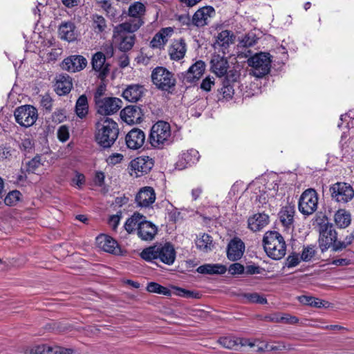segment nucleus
<instances>
[{"mask_svg": "<svg viewBox=\"0 0 354 354\" xmlns=\"http://www.w3.org/2000/svg\"><path fill=\"white\" fill-rule=\"evenodd\" d=\"M119 128L116 122L109 117H100L95 123V138L104 148L111 147L117 140Z\"/></svg>", "mask_w": 354, "mask_h": 354, "instance_id": "1", "label": "nucleus"}, {"mask_svg": "<svg viewBox=\"0 0 354 354\" xmlns=\"http://www.w3.org/2000/svg\"><path fill=\"white\" fill-rule=\"evenodd\" d=\"M139 29L138 24H128L122 23L114 27L113 43L122 52L130 50L135 44V35L133 33Z\"/></svg>", "mask_w": 354, "mask_h": 354, "instance_id": "2", "label": "nucleus"}, {"mask_svg": "<svg viewBox=\"0 0 354 354\" xmlns=\"http://www.w3.org/2000/svg\"><path fill=\"white\" fill-rule=\"evenodd\" d=\"M140 257L147 261L159 259L167 265H171L176 259V251L169 243H159L144 249Z\"/></svg>", "mask_w": 354, "mask_h": 354, "instance_id": "3", "label": "nucleus"}, {"mask_svg": "<svg viewBox=\"0 0 354 354\" xmlns=\"http://www.w3.org/2000/svg\"><path fill=\"white\" fill-rule=\"evenodd\" d=\"M149 142L156 149H163L174 141V136L169 123L159 120L151 128Z\"/></svg>", "mask_w": 354, "mask_h": 354, "instance_id": "4", "label": "nucleus"}, {"mask_svg": "<svg viewBox=\"0 0 354 354\" xmlns=\"http://www.w3.org/2000/svg\"><path fill=\"white\" fill-rule=\"evenodd\" d=\"M264 250L270 258L279 260L282 259L286 251L283 237L276 231L267 232L263 236Z\"/></svg>", "mask_w": 354, "mask_h": 354, "instance_id": "5", "label": "nucleus"}, {"mask_svg": "<svg viewBox=\"0 0 354 354\" xmlns=\"http://www.w3.org/2000/svg\"><path fill=\"white\" fill-rule=\"evenodd\" d=\"M271 62V56L268 53H256L248 59L252 73L257 77H262L270 72Z\"/></svg>", "mask_w": 354, "mask_h": 354, "instance_id": "6", "label": "nucleus"}, {"mask_svg": "<svg viewBox=\"0 0 354 354\" xmlns=\"http://www.w3.org/2000/svg\"><path fill=\"white\" fill-rule=\"evenodd\" d=\"M151 80L157 88L162 91H169L176 84L174 74L164 67L155 68L151 73Z\"/></svg>", "mask_w": 354, "mask_h": 354, "instance_id": "7", "label": "nucleus"}, {"mask_svg": "<svg viewBox=\"0 0 354 354\" xmlns=\"http://www.w3.org/2000/svg\"><path fill=\"white\" fill-rule=\"evenodd\" d=\"M15 121L21 127H32L38 118L37 110L32 105H23L17 107L14 112Z\"/></svg>", "mask_w": 354, "mask_h": 354, "instance_id": "8", "label": "nucleus"}, {"mask_svg": "<svg viewBox=\"0 0 354 354\" xmlns=\"http://www.w3.org/2000/svg\"><path fill=\"white\" fill-rule=\"evenodd\" d=\"M318 205V196L313 189L304 191L299 201V210L304 215H310L314 213Z\"/></svg>", "mask_w": 354, "mask_h": 354, "instance_id": "9", "label": "nucleus"}, {"mask_svg": "<svg viewBox=\"0 0 354 354\" xmlns=\"http://www.w3.org/2000/svg\"><path fill=\"white\" fill-rule=\"evenodd\" d=\"M153 167L152 158L149 156H139L130 162L129 173L133 178H139L149 173Z\"/></svg>", "mask_w": 354, "mask_h": 354, "instance_id": "10", "label": "nucleus"}, {"mask_svg": "<svg viewBox=\"0 0 354 354\" xmlns=\"http://www.w3.org/2000/svg\"><path fill=\"white\" fill-rule=\"evenodd\" d=\"M332 198L339 203H346L354 196L353 187L346 183H336L330 189Z\"/></svg>", "mask_w": 354, "mask_h": 354, "instance_id": "11", "label": "nucleus"}, {"mask_svg": "<svg viewBox=\"0 0 354 354\" xmlns=\"http://www.w3.org/2000/svg\"><path fill=\"white\" fill-rule=\"evenodd\" d=\"M122 100L118 97H106L103 100H98L95 106L101 117H106L116 113L122 107Z\"/></svg>", "mask_w": 354, "mask_h": 354, "instance_id": "12", "label": "nucleus"}, {"mask_svg": "<svg viewBox=\"0 0 354 354\" xmlns=\"http://www.w3.org/2000/svg\"><path fill=\"white\" fill-rule=\"evenodd\" d=\"M337 239V232L331 224H324L320 226L319 245L322 252L326 251Z\"/></svg>", "mask_w": 354, "mask_h": 354, "instance_id": "13", "label": "nucleus"}, {"mask_svg": "<svg viewBox=\"0 0 354 354\" xmlns=\"http://www.w3.org/2000/svg\"><path fill=\"white\" fill-rule=\"evenodd\" d=\"M156 195L153 187L149 186L140 189L136 196V203L138 207H149L156 201Z\"/></svg>", "mask_w": 354, "mask_h": 354, "instance_id": "14", "label": "nucleus"}, {"mask_svg": "<svg viewBox=\"0 0 354 354\" xmlns=\"http://www.w3.org/2000/svg\"><path fill=\"white\" fill-rule=\"evenodd\" d=\"M146 7L144 3L136 1L132 3L128 10L131 19L124 22L130 25L138 24L139 28L144 24L143 17L145 14Z\"/></svg>", "mask_w": 354, "mask_h": 354, "instance_id": "15", "label": "nucleus"}, {"mask_svg": "<svg viewBox=\"0 0 354 354\" xmlns=\"http://www.w3.org/2000/svg\"><path fill=\"white\" fill-rule=\"evenodd\" d=\"M120 115L122 121L132 125L140 123L143 114L140 108L136 106H127L120 111Z\"/></svg>", "mask_w": 354, "mask_h": 354, "instance_id": "16", "label": "nucleus"}, {"mask_svg": "<svg viewBox=\"0 0 354 354\" xmlns=\"http://www.w3.org/2000/svg\"><path fill=\"white\" fill-rule=\"evenodd\" d=\"M125 142L129 149H138L145 142V133L141 129L134 128L126 135Z\"/></svg>", "mask_w": 354, "mask_h": 354, "instance_id": "17", "label": "nucleus"}, {"mask_svg": "<svg viewBox=\"0 0 354 354\" xmlns=\"http://www.w3.org/2000/svg\"><path fill=\"white\" fill-rule=\"evenodd\" d=\"M244 251V243L239 238L235 237L227 245V257L229 260L235 261L242 257Z\"/></svg>", "mask_w": 354, "mask_h": 354, "instance_id": "18", "label": "nucleus"}, {"mask_svg": "<svg viewBox=\"0 0 354 354\" xmlns=\"http://www.w3.org/2000/svg\"><path fill=\"white\" fill-rule=\"evenodd\" d=\"M174 32V30L171 27L161 28L152 38L150 46L153 48H163Z\"/></svg>", "mask_w": 354, "mask_h": 354, "instance_id": "19", "label": "nucleus"}, {"mask_svg": "<svg viewBox=\"0 0 354 354\" xmlns=\"http://www.w3.org/2000/svg\"><path fill=\"white\" fill-rule=\"evenodd\" d=\"M59 37L64 41L72 42L77 39L78 32L75 24L72 21L62 22L58 28Z\"/></svg>", "mask_w": 354, "mask_h": 354, "instance_id": "20", "label": "nucleus"}, {"mask_svg": "<svg viewBox=\"0 0 354 354\" xmlns=\"http://www.w3.org/2000/svg\"><path fill=\"white\" fill-rule=\"evenodd\" d=\"M86 59L81 55H73L64 59L62 68L69 72L75 73L86 67Z\"/></svg>", "mask_w": 354, "mask_h": 354, "instance_id": "21", "label": "nucleus"}, {"mask_svg": "<svg viewBox=\"0 0 354 354\" xmlns=\"http://www.w3.org/2000/svg\"><path fill=\"white\" fill-rule=\"evenodd\" d=\"M200 156L198 151L196 149H192L183 152L178 161L176 163V167L180 170L184 169L196 163L199 160Z\"/></svg>", "mask_w": 354, "mask_h": 354, "instance_id": "22", "label": "nucleus"}, {"mask_svg": "<svg viewBox=\"0 0 354 354\" xmlns=\"http://www.w3.org/2000/svg\"><path fill=\"white\" fill-rule=\"evenodd\" d=\"M215 14V10L212 6H205L198 9L192 17V23L198 27L207 25L209 19Z\"/></svg>", "mask_w": 354, "mask_h": 354, "instance_id": "23", "label": "nucleus"}, {"mask_svg": "<svg viewBox=\"0 0 354 354\" xmlns=\"http://www.w3.org/2000/svg\"><path fill=\"white\" fill-rule=\"evenodd\" d=\"M187 46L183 39H174L170 45L168 53L170 59L174 61L182 59L186 53Z\"/></svg>", "mask_w": 354, "mask_h": 354, "instance_id": "24", "label": "nucleus"}, {"mask_svg": "<svg viewBox=\"0 0 354 354\" xmlns=\"http://www.w3.org/2000/svg\"><path fill=\"white\" fill-rule=\"evenodd\" d=\"M96 243L99 248L104 252L117 254L119 252V247L117 241L112 237L100 234L96 238Z\"/></svg>", "mask_w": 354, "mask_h": 354, "instance_id": "25", "label": "nucleus"}, {"mask_svg": "<svg viewBox=\"0 0 354 354\" xmlns=\"http://www.w3.org/2000/svg\"><path fill=\"white\" fill-rule=\"evenodd\" d=\"M234 35L230 30H223L216 36V41L214 44V48H220L223 53L234 43Z\"/></svg>", "mask_w": 354, "mask_h": 354, "instance_id": "26", "label": "nucleus"}, {"mask_svg": "<svg viewBox=\"0 0 354 354\" xmlns=\"http://www.w3.org/2000/svg\"><path fill=\"white\" fill-rule=\"evenodd\" d=\"M211 69L218 77L227 75L228 62L227 59L220 55H214L211 59Z\"/></svg>", "mask_w": 354, "mask_h": 354, "instance_id": "27", "label": "nucleus"}, {"mask_svg": "<svg viewBox=\"0 0 354 354\" xmlns=\"http://www.w3.org/2000/svg\"><path fill=\"white\" fill-rule=\"evenodd\" d=\"M92 66L93 70L99 73V77L104 78L109 73V64L106 63V57L102 52H97L93 56Z\"/></svg>", "mask_w": 354, "mask_h": 354, "instance_id": "28", "label": "nucleus"}, {"mask_svg": "<svg viewBox=\"0 0 354 354\" xmlns=\"http://www.w3.org/2000/svg\"><path fill=\"white\" fill-rule=\"evenodd\" d=\"M145 88L140 84H130L122 91V97L131 102L139 101L144 95Z\"/></svg>", "mask_w": 354, "mask_h": 354, "instance_id": "29", "label": "nucleus"}, {"mask_svg": "<svg viewBox=\"0 0 354 354\" xmlns=\"http://www.w3.org/2000/svg\"><path fill=\"white\" fill-rule=\"evenodd\" d=\"M268 223L269 216L264 213L255 214L248 220V227L253 232L261 230Z\"/></svg>", "mask_w": 354, "mask_h": 354, "instance_id": "30", "label": "nucleus"}, {"mask_svg": "<svg viewBox=\"0 0 354 354\" xmlns=\"http://www.w3.org/2000/svg\"><path fill=\"white\" fill-rule=\"evenodd\" d=\"M205 64L203 61H197L192 64L186 72L185 79L187 82H194L199 80L203 75Z\"/></svg>", "mask_w": 354, "mask_h": 354, "instance_id": "31", "label": "nucleus"}, {"mask_svg": "<svg viewBox=\"0 0 354 354\" xmlns=\"http://www.w3.org/2000/svg\"><path fill=\"white\" fill-rule=\"evenodd\" d=\"M73 87L71 78L68 75H59L56 77L55 90L59 95L68 93Z\"/></svg>", "mask_w": 354, "mask_h": 354, "instance_id": "32", "label": "nucleus"}, {"mask_svg": "<svg viewBox=\"0 0 354 354\" xmlns=\"http://www.w3.org/2000/svg\"><path fill=\"white\" fill-rule=\"evenodd\" d=\"M157 234V227L152 223L143 221L139 226L138 234L144 241H151Z\"/></svg>", "mask_w": 354, "mask_h": 354, "instance_id": "33", "label": "nucleus"}, {"mask_svg": "<svg viewBox=\"0 0 354 354\" xmlns=\"http://www.w3.org/2000/svg\"><path fill=\"white\" fill-rule=\"evenodd\" d=\"M239 77V74L236 71H230L226 76V80L223 82V86L220 90V93L223 97L227 100L232 99L234 95L233 86L229 82H235Z\"/></svg>", "mask_w": 354, "mask_h": 354, "instance_id": "34", "label": "nucleus"}, {"mask_svg": "<svg viewBox=\"0 0 354 354\" xmlns=\"http://www.w3.org/2000/svg\"><path fill=\"white\" fill-rule=\"evenodd\" d=\"M295 208L292 206H285L279 212V218L283 225L287 229L293 227Z\"/></svg>", "mask_w": 354, "mask_h": 354, "instance_id": "35", "label": "nucleus"}, {"mask_svg": "<svg viewBox=\"0 0 354 354\" xmlns=\"http://www.w3.org/2000/svg\"><path fill=\"white\" fill-rule=\"evenodd\" d=\"M334 222L337 227L346 228L351 223V214L345 209H338L334 214Z\"/></svg>", "mask_w": 354, "mask_h": 354, "instance_id": "36", "label": "nucleus"}, {"mask_svg": "<svg viewBox=\"0 0 354 354\" xmlns=\"http://www.w3.org/2000/svg\"><path fill=\"white\" fill-rule=\"evenodd\" d=\"M227 270V268L222 264H205L197 268V272L201 274H223Z\"/></svg>", "mask_w": 354, "mask_h": 354, "instance_id": "37", "label": "nucleus"}, {"mask_svg": "<svg viewBox=\"0 0 354 354\" xmlns=\"http://www.w3.org/2000/svg\"><path fill=\"white\" fill-rule=\"evenodd\" d=\"M262 346H259L258 351H269L274 352H279L283 350H292L293 347L289 344H286L283 342H274L269 344L261 342Z\"/></svg>", "mask_w": 354, "mask_h": 354, "instance_id": "38", "label": "nucleus"}, {"mask_svg": "<svg viewBox=\"0 0 354 354\" xmlns=\"http://www.w3.org/2000/svg\"><path fill=\"white\" fill-rule=\"evenodd\" d=\"M46 158L42 156H36L26 163V171L28 173L39 174L42 171V167Z\"/></svg>", "mask_w": 354, "mask_h": 354, "instance_id": "39", "label": "nucleus"}, {"mask_svg": "<svg viewBox=\"0 0 354 354\" xmlns=\"http://www.w3.org/2000/svg\"><path fill=\"white\" fill-rule=\"evenodd\" d=\"M196 245L198 250L203 252H208L212 250L213 243L212 237L207 234H203L196 240Z\"/></svg>", "mask_w": 354, "mask_h": 354, "instance_id": "40", "label": "nucleus"}, {"mask_svg": "<svg viewBox=\"0 0 354 354\" xmlns=\"http://www.w3.org/2000/svg\"><path fill=\"white\" fill-rule=\"evenodd\" d=\"M277 190L278 185L275 183L274 185L273 186L272 189H269L268 193H267V192H266L264 189L259 190V194H257V193H256V201H258L259 203L258 205V207H260L261 206H263V205H266L269 201V198L270 197H274Z\"/></svg>", "mask_w": 354, "mask_h": 354, "instance_id": "41", "label": "nucleus"}, {"mask_svg": "<svg viewBox=\"0 0 354 354\" xmlns=\"http://www.w3.org/2000/svg\"><path fill=\"white\" fill-rule=\"evenodd\" d=\"M143 221V216L141 214L134 213L131 218L127 220L124 224V228L129 233H131L135 230L136 228L138 229Z\"/></svg>", "mask_w": 354, "mask_h": 354, "instance_id": "42", "label": "nucleus"}, {"mask_svg": "<svg viewBox=\"0 0 354 354\" xmlns=\"http://www.w3.org/2000/svg\"><path fill=\"white\" fill-rule=\"evenodd\" d=\"M88 104L87 97L85 95H82L77 100L75 105V112L80 118H84L88 113Z\"/></svg>", "mask_w": 354, "mask_h": 354, "instance_id": "43", "label": "nucleus"}, {"mask_svg": "<svg viewBox=\"0 0 354 354\" xmlns=\"http://www.w3.org/2000/svg\"><path fill=\"white\" fill-rule=\"evenodd\" d=\"M92 29L93 31L100 34L105 31L106 28V22L105 19L99 15H93L91 17Z\"/></svg>", "mask_w": 354, "mask_h": 354, "instance_id": "44", "label": "nucleus"}, {"mask_svg": "<svg viewBox=\"0 0 354 354\" xmlns=\"http://www.w3.org/2000/svg\"><path fill=\"white\" fill-rule=\"evenodd\" d=\"M147 290L149 292L157 293L163 295H170V290L156 282H150L147 286Z\"/></svg>", "mask_w": 354, "mask_h": 354, "instance_id": "45", "label": "nucleus"}, {"mask_svg": "<svg viewBox=\"0 0 354 354\" xmlns=\"http://www.w3.org/2000/svg\"><path fill=\"white\" fill-rule=\"evenodd\" d=\"M243 297L245 299V302L247 303L267 304L266 298L257 292L245 293Z\"/></svg>", "mask_w": 354, "mask_h": 354, "instance_id": "46", "label": "nucleus"}, {"mask_svg": "<svg viewBox=\"0 0 354 354\" xmlns=\"http://www.w3.org/2000/svg\"><path fill=\"white\" fill-rule=\"evenodd\" d=\"M218 343L224 348L233 349L239 345V339L234 337H223L218 339Z\"/></svg>", "mask_w": 354, "mask_h": 354, "instance_id": "47", "label": "nucleus"}, {"mask_svg": "<svg viewBox=\"0 0 354 354\" xmlns=\"http://www.w3.org/2000/svg\"><path fill=\"white\" fill-rule=\"evenodd\" d=\"M354 240V236L351 234L346 236L344 241H335L333 245V250L335 252L342 250L350 245Z\"/></svg>", "mask_w": 354, "mask_h": 354, "instance_id": "48", "label": "nucleus"}, {"mask_svg": "<svg viewBox=\"0 0 354 354\" xmlns=\"http://www.w3.org/2000/svg\"><path fill=\"white\" fill-rule=\"evenodd\" d=\"M21 194L19 191L13 190L10 192L4 199L6 205L9 206L15 205L21 198Z\"/></svg>", "mask_w": 354, "mask_h": 354, "instance_id": "49", "label": "nucleus"}, {"mask_svg": "<svg viewBox=\"0 0 354 354\" xmlns=\"http://www.w3.org/2000/svg\"><path fill=\"white\" fill-rule=\"evenodd\" d=\"M273 321L278 323H283V324H294L299 322L297 317L295 316H292L289 314H283L279 316H277L274 319H272Z\"/></svg>", "mask_w": 354, "mask_h": 354, "instance_id": "50", "label": "nucleus"}, {"mask_svg": "<svg viewBox=\"0 0 354 354\" xmlns=\"http://www.w3.org/2000/svg\"><path fill=\"white\" fill-rule=\"evenodd\" d=\"M57 135L59 141L62 142H66L70 136L68 127L66 125L60 126L57 129Z\"/></svg>", "mask_w": 354, "mask_h": 354, "instance_id": "51", "label": "nucleus"}, {"mask_svg": "<svg viewBox=\"0 0 354 354\" xmlns=\"http://www.w3.org/2000/svg\"><path fill=\"white\" fill-rule=\"evenodd\" d=\"M174 290L175 291L174 294L176 295H178V296H180L182 297H185V298H196V297H197L198 294L194 293V292H192V291L186 290V289H183V288H178V287H174Z\"/></svg>", "mask_w": 354, "mask_h": 354, "instance_id": "52", "label": "nucleus"}, {"mask_svg": "<svg viewBox=\"0 0 354 354\" xmlns=\"http://www.w3.org/2000/svg\"><path fill=\"white\" fill-rule=\"evenodd\" d=\"M51 346L45 344L38 345L30 350V354H50Z\"/></svg>", "mask_w": 354, "mask_h": 354, "instance_id": "53", "label": "nucleus"}, {"mask_svg": "<svg viewBox=\"0 0 354 354\" xmlns=\"http://www.w3.org/2000/svg\"><path fill=\"white\" fill-rule=\"evenodd\" d=\"M315 254L313 247L308 246L304 248L301 254V259L304 261H310Z\"/></svg>", "mask_w": 354, "mask_h": 354, "instance_id": "54", "label": "nucleus"}, {"mask_svg": "<svg viewBox=\"0 0 354 354\" xmlns=\"http://www.w3.org/2000/svg\"><path fill=\"white\" fill-rule=\"evenodd\" d=\"M85 183V176L80 173L76 172L75 176L72 179L71 185L80 189Z\"/></svg>", "mask_w": 354, "mask_h": 354, "instance_id": "55", "label": "nucleus"}, {"mask_svg": "<svg viewBox=\"0 0 354 354\" xmlns=\"http://www.w3.org/2000/svg\"><path fill=\"white\" fill-rule=\"evenodd\" d=\"M123 155L119 153H115L110 155L107 159L106 162L109 165H115L119 164L123 160Z\"/></svg>", "mask_w": 354, "mask_h": 354, "instance_id": "56", "label": "nucleus"}, {"mask_svg": "<svg viewBox=\"0 0 354 354\" xmlns=\"http://www.w3.org/2000/svg\"><path fill=\"white\" fill-rule=\"evenodd\" d=\"M245 189L243 182L236 181L232 186L231 189L229 192L230 195L236 196L241 194Z\"/></svg>", "mask_w": 354, "mask_h": 354, "instance_id": "57", "label": "nucleus"}, {"mask_svg": "<svg viewBox=\"0 0 354 354\" xmlns=\"http://www.w3.org/2000/svg\"><path fill=\"white\" fill-rule=\"evenodd\" d=\"M73 350L71 348H64L61 346L51 347L50 354H73Z\"/></svg>", "mask_w": 354, "mask_h": 354, "instance_id": "58", "label": "nucleus"}, {"mask_svg": "<svg viewBox=\"0 0 354 354\" xmlns=\"http://www.w3.org/2000/svg\"><path fill=\"white\" fill-rule=\"evenodd\" d=\"M228 270L232 274H240L244 272V267L240 263H235L229 267Z\"/></svg>", "mask_w": 354, "mask_h": 354, "instance_id": "59", "label": "nucleus"}, {"mask_svg": "<svg viewBox=\"0 0 354 354\" xmlns=\"http://www.w3.org/2000/svg\"><path fill=\"white\" fill-rule=\"evenodd\" d=\"M214 84V78L210 77H207L201 82V88L205 91H209L211 90L212 86Z\"/></svg>", "mask_w": 354, "mask_h": 354, "instance_id": "60", "label": "nucleus"}, {"mask_svg": "<svg viewBox=\"0 0 354 354\" xmlns=\"http://www.w3.org/2000/svg\"><path fill=\"white\" fill-rule=\"evenodd\" d=\"M121 218V213L112 215L109 219V224L113 230H115L120 223Z\"/></svg>", "mask_w": 354, "mask_h": 354, "instance_id": "61", "label": "nucleus"}, {"mask_svg": "<svg viewBox=\"0 0 354 354\" xmlns=\"http://www.w3.org/2000/svg\"><path fill=\"white\" fill-rule=\"evenodd\" d=\"M97 3L108 13L114 15L113 13V8L111 6V3L108 0H96Z\"/></svg>", "mask_w": 354, "mask_h": 354, "instance_id": "62", "label": "nucleus"}, {"mask_svg": "<svg viewBox=\"0 0 354 354\" xmlns=\"http://www.w3.org/2000/svg\"><path fill=\"white\" fill-rule=\"evenodd\" d=\"M262 271L263 269L261 268L254 265H250L246 267V272L250 274H261Z\"/></svg>", "mask_w": 354, "mask_h": 354, "instance_id": "63", "label": "nucleus"}, {"mask_svg": "<svg viewBox=\"0 0 354 354\" xmlns=\"http://www.w3.org/2000/svg\"><path fill=\"white\" fill-rule=\"evenodd\" d=\"M11 149L10 147H0V158L8 159L11 156Z\"/></svg>", "mask_w": 354, "mask_h": 354, "instance_id": "64", "label": "nucleus"}]
</instances>
